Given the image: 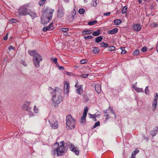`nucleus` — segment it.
<instances>
[{
    "label": "nucleus",
    "instance_id": "f3484780",
    "mask_svg": "<svg viewBox=\"0 0 158 158\" xmlns=\"http://www.w3.org/2000/svg\"><path fill=\"white\" fill-rule=\"evenodd\" d=\"M118 31V29L117 28H115L111 30L108 31L107 33L110 34H114L117 33Z\"/></svg>",
    "mask_w": 158,
    "mask_h": 158
},
{
    "label": "nucleus",
    "instance_id": "1a4fd4ad",
    "mask_svg": "<svg viewBox=\"0 0 158 158\" xmlns=\"http://www.w3.org/2000/svg\"><path fill=\"white\" fill-rule=\"evenodd\" d=\"M54 11V9H52L50 11L49 13V14L48 16L47 17V18H46V19H47L48 20L47 22H43V23H48L51 20L52 17V16L53 13V12Z\"/></svg>",
    "mask_w": 158,
    "mask_h": 158
},
{
    "label": "nucleus",
    "instance_id": "a878e982",
    "mask_svg": "<svg viewBox=\"0 0 158 158\" xmlns=\"http://www.w3.org/2000/svg\"><path fill=\"white\" fill-rule=\"evenodd\" d=\"M96 1L97 0H95L91 2V5L92 6L94 7H96L97 6V4L98 3V2H97Z\"/></svg>",
    "mask_w": 158,
    "mask_h": 158
},
{
    "label": "nucleus",
    "instance_id": "bb28decb",
    "mask_svg": "<svg viewBox=\"0 0 158 158\" xmlns=\"http://www.w3.org/2000/svg\"><path fill=\"white\" fill-rule=\"evenodd\" d=\"M93 52L94 54H96L99 52V49L96 47L93 48Z\"/></svg>",
    "mask_w": 158,
    "mask_h": 158
},
{
    "label": "nucleus",
    "instance_id": "0e129e2a",
    "mask_svg": "<svg viewBox=\"0 0 158 158\" xmlns=\"http://www.w3.org/2000/svg\"><path fill=\"white\" fill-rule=\"evenodd\" d=\"M71 74H72V73H71L68 72H66V74H67V75H71Z\"/></svg>",
    "mask_w": 158,
    "mask_h": 158
},
{
    "label": "nucleus",
    "instance_id": "774afa93",
    "mask_svg": "<svg viewBox=\"0 0 158 158\" xmlns=\"http://www.w3.org/2000/svg\"><path fill=\"white\" fill-rule=\"evenodd\" d=\"M89 100V99L88 98H86V99H85V101H88Z\"/></svg>",
    "mask_w": 158,
    "mask_h": 158
},
{
    "label": "nucleus",
    "instance_id": "4d7b16f0",
    "mask_svg": "<svg viewBox=\"0 0 158 158\" xmlns=\"http://www.w3.org/2000/svg\"><path fill=\"white\" fill-rule=\"evenodd\" d=\"M53 62L55 64H56L57 63V58H55L53 60Z\"/></svg>",
    "mask_w": 158,
    "mask_h": 158
},
{
    "label": "nucleus",
    "instance_id": "ea45409f",
    "mask_svg": "<svg viewBox=\"0 0 158 158\" xmlns=\"http://www.w3.org/2000/svg\"><path fill=\"white\" fill-rule=\"evenodd\" d=\"M157 133V130H153L151 131V135L153 136H155Z\"/></svg>",
    "mask_w": 158,
    "mask_h": 158
},
{
    "label": "nucleus",
    "instance_id": "9b49d317",
    "mask_svg": "<svg viewBox=\"0 0 158 158\" xmlns=\"http://www.w3.org/2000/svg\"><path fill=\"white\" fill-rule=\"evenodd\" d=\"M64 93L67 94L69 92V84L67 82H66L64 85Z\"/></svg>",
    "mask_w": 158,
    "mask_h": 158
},
{
    "label": "nucleus",
    "instance_id": "6e6552de",
    "mask_svg": "<svg viewBox=\"0 0 158 158\" xmlns=\"http://www.w3.org/2000/svg\"><path fill=\"white\" fill-rule=\"evenodd\" d=\"M75 87L77 88L76 89L77 93L80 95H81L83 93V88L81 85H78L77 83L75 85Z\"/></svg>",
    "mask_w": 158,
    "mask_h": 158
},
{
    "label": "nucleus",
    "instance_id": "c85d7f7f",
    "mask_svg": "<svg viewBox=\"0 0 158 158\" xmlns=\"http://www.w3.org/2000/svg\"><path fill=\"white\" fill-rule=\"evenodd\" d=\"M109 110H110V112L112 114H114V117L115 118H116V114L114 113V110H113L112 108L110 106H109Z\"/></svg>",
    "mask_w": 158,
    "mask_h": 158
},
{
    "label": "nucleus",
    "instance_id": "052dcab7",
    "mask_svg": "<svg viewBox=\"0 0 158 158\" xmlns=\"http://www.w3.org/2000/svg\"><path fill=\"white\" fill-rule=\"evenodd\" d=\"M110 12H108L107 13H104L103 15L104 16H109L110 15Z\"/></svg>",
    "mask_w": 158,
    "mask_h": 158
},
{
    "label": "nucleus",
    "instance_id": "f704fd0d",
    "mask_svg": "<svg viewBox=\"0 0 158 158\" xmlns=\"http://www.w3.org/2000/svg\"><path fill=\"white\" fill-rule=\"evenodd\" d=\"M98 22L97 21V20H94V21H90L88 23V25L90 26H92L94 24Z\"/></svg>",
    "mask_w": 158,
    "mask_h": 158
},
{
    "label": "nucleus",
    "instance_id": "c756f323",
    "mask_svg": "<svg viewBox=\"0 0 158 158\" xmlns=\"http://www.w3.org/2000/svg\"><path fill=\"white\" fill-rule=\"evenodd\" d=\"M108 46V44L104 42L101 43L100 44V46L101 47H103L104 48L107 47Z\"/></svg>",
    "mask_w": 158,
    "mask_h": 158
},
{
    "label": "nucleus",
    "instance_id": "8fccbe9b",
    "mask_svg": "<svg viewBox=\"0 0 158 158\" xmlns=\"http://www.w3.org/2000/svg\"><path fill=\"white\" fill-rule=\"evenodd\" d=\"M147 50V48L146 47L144 46L141 49V51L143 52H146Z\"/></svg>",
    "mask_w": 158,
    "mask_h": 158
},
{
    "label": "nucleus",
    "instance_id": "f257e3e1",
    "mask_svg": "<svg viewBox=\"0 0 158 158\" xmlns=\"http://www.w3.org/2000/svg\"><path fill=\"white\" fill-rule=\"evenodd\" d=\"M64 142L61 141L59 144L57 142L55 143L54 147L57 146V148H54L53 153L54 154L56 153L57 156H61L66 151V148L64 147Z\"/></svg>",
    "mask_w": 158,
    "mask_h": 158
},
{
    "label": "nucleus",
    "instance_id": "37998d69",
    "mask_svg": "<svg viewBox=\"0 0 158 158\" xmlns=\"http://www.w3.org/2000/svg\"><path fill=\"white\" fill-rule=\"evenodd\" d=\"M10 22L11 23H16L17 22H18V21L16 19H10Z\"/></svg>",
    "mask_w": 158,
    "mask_h": 158
},
{
    "label": "nucleus",
    "instance_id": "4be33fe9",
    "mask_svg": "<svg viewBox=\"0 0 158 158\" xmlns=\"http://www.w3.org/2000/svg\"><path fill=\"white\" fill-rule=\"evenodd\" d=\"M92 32L91 30H85L82 31V33L84 34H91Z\"/></svg>",
    "mask_w": 158,
    "mask_h": 158
},
{
    "label": "nucleus",
    "instance_id": "a18cd8bd",
    "mask_svg": "<svg viewBox=\"0 0 158 158\" xmlns=\"http://www.w3.org/2000/svg\"><path fill=\"white\" fill-rule=\"evenodd\" d=\"M88 62V60L87 59H83L80 61V63L82 64H85Z\"/></svg>",
    "mask_w": 158,
    "mask_h": 158
},
{
    "label": "nucleus",
    "instance_id": "6e6d98bb",
    "mask_svg": "<svg viewBox=\"0 0 158 158\" xmlns=\"http://www.w3.org/2000/svg\"><path fill=\"white\" fill-rule=\"evenodd\" d=\"M58 15L61 17H62L63 15V13L62 11L59 12Z\"/></svg>",
    "mask_w": 158,
    "mask_h": 158
},
{
    "label": "nucleus",
    "instance_id": "49530a36",
    "mask_svg": "<svg viewBox=\"0 0 158 158\" xmlns=\"http://www.w3.org/2000/svg\"><path fill=\"white\" fill-rule=\"evenodd\" d=\"M148 88V86H146L145 89V93L147 95H149V91Z\"/></svg>",
    "mask_w": 158,
    "mask_h": 158
},
{
    "label": "nucleus",
    "instance_id": "e433bc0d",
    "mask_svg": "<svg viewBox=\"0 0 158 158\" xmlns=\"http://www.w3.org/2000/svg\"><path fill=\"white\" fill-rule=\"evenodd\" d=\"M88 111V108L87 106L85 107L83 115L85 116H87V113Z\"/></svg>",
    "mask_w": 158,
    "mask_h": 158
},
{
    "label": "nucleus",
    "instance_id": "a19ab883",
    "mask_svg": "<svg viewBox=\"0 0 158 158\" xmlns=\"http://www.w3.org/2000/svg\"><path fill=\"white\" fill-rule=\"evenodd\" d=\"M115 49V48L114 46H111L110 47H109L108 48V50L109 51H112Z\"/></svg>",
    "mask_w": 158,
    "mask_h": 158
},
{
    "label": "nucleus",
    "instance_id": "20e7f679",
    "mask_svg": "<svg viewBox=\"0 0 158 158\" xmlns=\"http://www.w3.org/2000/svg\"><path fill=\"white\" fill-rule=\"evenodd\" d=\"M48 122L50 124V126L54 129L58 128V122L55 116H50L49 117Z\"/></svg>",
    "mask_w": 158,
    "mask_h": 158
},
{
    "label": "nucleus",
    "instance_id": "b1692460",
    "mask_svg": "<svg viewBox=\"0 0 158 158\" xmlns=\"http://www.w3.org/2000/svg\"><path fill=\"white\" fill-rule=\"evenodd\" d=\"M29 53L31 56H35L36 54H39L36 52V51H29Z\"/></svg>",
    "mask_w": 158,
    "mask_h": 158
},
{
    "label": "nucleus",
    "instance_id": "09e8293b",
    "mask_svg": "<svg viewBox=\"0 0 158 158\" xmlns=\"http://www.w3.org/2000/svg\"><path fill=\"white\" fill-rule=\"evenodd\" d=\"M93 37L92 36L89 35L86 36H85L84 38L85 40H89L92 39Z\"/></svg>",
    "mask_w": 158,
    "mask_h": 158
},
{
    "label": "nucleus",
    "instance_id": "423d86ee",
    "mask_svg": "<svg viewBox=\"0 0 158 158\" xmlns=\"http://www.w3.org/2000/svg\"><path fill=\"white\" fill-rule=\"evenodd\" d=\"M30 10L27 6H22L19 9V15H28Z\"/></svg>",
    "mask_w": 158,
    "mask_h": 158
},
{
    "label": "nucleus",
    "instance_id": "473e14b6",
    "mask_svg": "<svg viewBox=\"0 0 158 158\" xmlns=\"http://www.w3.org/2000/svg\"><path fill=\"white\" fill-rule=\"evenodd\" d=\"M46 18H47V17H46L45 18H44V17H41V23L42 24H44V25L45 24H46L47 23H43V22H47L48 20L47 19H46Z\"/></svg>",
    "mask_w": 158,
    "mask_h": 158
},
{
    "label": "nucleus",
    "instance_id": "864d4df0",
    "mask_svg": "<svg viewBox=\"0 0 158 158\" xmlns=\"http://www.w3.org/2000/svg\"><path fill=\"white\" fill-rule=\"evenodd\" d=\"M48 30H49V28H48V27H44L43 28V31H46Z\"/></svg>",
    "mask_w": 158,
    "mask_h": 158
},
{
    "label": "nucleus",
    "instance_id": "5fc2aeb1",
    "mask_svg": "<svg viewBox=\"0 0 158 158\" xmlns=\"http://www.w3.org/2000/svg\"><path fill=\"white\" fill-rule=\"evenodd\" d=\"M11 49L15 50V48L14 47H13L12 45H10L9 48L8 50L10 51Z\"/></svg>",
    "mask_w": 158,
    "mask_h": 158
},
{
    "label": "nucleus",
    "instance_id": "e2e57ef3",
    "mask_svg": "<svg viewBox=\"0 0 158 158\" xmlns=\"http://www.w3.org/2000/svg\"><path fill=\"white\" fill-rule=\"evenodd\" d=\"M58 68L59 69L64 70V67L61 66H59Z\"/></svg>",
    "mask_w": 158,
    "mask_h": 158
},
{
    "label": "nucleus",
    "instance_id": "4468645a",
    "mask_svg": "<svg viewBox=\"0 0 158 158\" xmlns=\"http://www.w3.org/2000/svg\"><path fill=\"white\" fill-rule=\"evenodd\" d=\"M134 29L137 31H139L141 29V26L139 24H136L133 26Z\"/></svg>",
    "mask_w": 158,
    "mask_h": 158
},
{
    "label": "nucleus",
    "instance_id": "412c9836",
    "mask_svg": "<svg viewBox=\"0 0 158 158\" xmlns=\"http://www.w3.org/2000/svg\"><path fill=\"white\" fill-rule=\"evenodd\" d=\"M100 34V30L99 29L98 30L96 31H94L92 33V35L94 36H97Z\"/></svg>",
    "mask_w": 158,
    "mask_h": 158
},
{
    "label": "nucleus",
    "instance_id": "2f4dec72",
    "mask_svg": "<svg viewBox=\"0 0 158 158\" xmlns=\"http://www.w3.org/2000/svg\"><path fill=\"white\" fill-rule=\"evenodd\" d=\"M127 6H124L122 10V12L123 14H124L126 13L127 11Z\"/></svg>",
    "mask_w": 158,
    "mask_h": 158
},
{
    "label": "nucleus",
    "instance_id": "79ce46f5",
    "mask_svg": "<svg viewBox=\"0 0 158 158\" xmlns=\"http://www.w3.org/2000/svg\"><path fill=\"white\" fill-rule=\"evenodd\" d=\"M89 74H82L80 76V77L83 78H87L88 77V76L89 75Z\"/></svg>",
    "mask_w": 158,
    "mask_h": 158
},
{
    "label": "nucleus",
    "instance_id": "393cba45",
    "mask_svg": "<svg viewBox=\"0 0 158 158\" xmlns=\"http://www.w3.org/2000/svg\"><path fill=\"white\" fill-rule=\"evenodd\" d=\"M88 115L89 116V118H93V120L94 121H97L96 118L97 117V116L95 115V114H94L92 115L90 114H89Z\"/></svg>",
    "mask_w": 158,
    "mask_h": 158
},
{
    "label": "nucleus",
    "instance_id": "f03ea898",
    "mask_svg": "<svg viewBox=\"0 0 158 158\" xmlns=\"http://www.w3.org/2000/svg\"><path fill=\"white\" fill-rule=\"evenodd\" d=\"M62 91L59 89V91H56L55 94L52 95V101L55 106H57L62 101L63 97L61 95Z\"/></svg>",
    "mask_w": 158,
    "mask_h": 158
},
{
    "label": "nucleus",
    "instance_id": "72a5a7b5",
    "mask_svg": "<svg viewBox=\"0 0 158 158\" xmlns=\"http://www.w3.org/2000/svg\"><path fill=\"white\" fill-rule=\"evenodd\" d=\"M33 110L35 113L38 114L39 113V110L38 108L36 106H34Z\"/></svg>",
    "mask_w": 158,
    "mask_h": 158
},
{
    "label": "nucleus",
    "instance_id": "0eeeda50",
    "mask_svg": "<svg viewBox=\"0 0 158 158\" xmlns=\"http://www.w3.org/2000/svg\"><path fill=\"white\" fill-rule=\"evenodd\" d=\"M30 103V102H26L22 105V109L23 110L27 111L28 112L31 109V107L29 106Z\"/></svg>",
    "mask_w": 158,
    "mask_h": 158
},
{
    "label": "nucleus",
    "instance_id": "603ef678",
    "mask_svg": "<svg viewBox=\"0 0 158 158\" xmlns=\"http://www.w3.org/2000/svg\"><path fill=\"white\" fill-rule=\"evenodd\" d=\"M61 30L64 32H66L69 31V29L68 28H61Z\"/></svg>",
    "mask_w": 158,
    "mask_h": 158
},
{
    "label": "nucleus",
    "instance_id": "a211bd4d",
    "mask_svg": "<svg viewBox=\"0 0 158 158\" xmlns=\"http://www.w3.org/2000/svg\"><path fill=\"white\" fill-rule=\"evenodd\" d=\"M48 89L50 93L52 94V95L55 94L56 91H59V89H59L58 88H57V89H53L51 87H49Z\"/></svg>",
    "mask_w": 158,
    "mask_h": 158
},
{
    "label": "nucleus",
    "instance_id": "de8ad7c7",
    "mask_svg": "<svg viewBox=\"0 0 158 158\" xmlns=\"http://www.w3.org/2000/svg\"><path fill=\"white\" fill-rule=\"evenodd\" d=\"M122 52H121L122 54H125L126 53L127 51L125 50V48L123 47L121 48Z\"/></svg>",
    "mask_w": 158,
    "mask_h": 158
},
{
    "label": "nucleus",
    "instance_id": "c9c22d12",
    "mask_svg": "<svg viewBox=\"0 0 158 158\" xmlns=\"http://www.w3.org/2000/svg\"><path fill=\"white\" fill-rule=\"evenodd\" d=\"M103 112L105 113L104 116L105 117H107L106 118V120H107L110 117H109V114L107 113V110H104Z\"/></svg>",
    "mask_w": 158,
    "mask_h": 158
},
{
    "label": "nucleus",
    "instance_id": "cd10ccee",
    "mask_svg": "<svg viewBox=\"0 0 158 158\" xmlns=\"http://www.w3.org/2000/svg\"><path fill=\"white\" fill-rule=\"evenodd\" d=\"M53 23L51 22L50 25L48 26L49 31L53 30L54 29V27L53 26Z\"/></svg>",
    "mask_w": 158,
    "mask_h": 158
},
{
    "label": "nucleus",
    "instance_id": "39448f33",
    "mask_svg": "<svg viewBox=\"0 0 158 158\" xmlns=\"http://www.w3.org/2000/svg\"><path fill=\"white\" fill-rule=\"evenodd\" d=\"M43 60L42 56L39 54H36L33 58V62L35 66L37 68L40 67V62Z\"/></svg>",
    "mask_w": 158,
    "mask_h": 158
},
{
    "label": "nucleus",
    "instance_id": "69168bd1",
    "mask_svg": "<svg viewBox=\"0 0 158 158\" xmlns=\"http://www.w3.org/2000/svg\"><path fill=\"white\" fill-rule=\"evenodd\" d=\"M135 155L132 153L131 158H135Z\"/></svg>",
    "mask_w": 158,
    "mask_h": 158
},
{
    "label": "nucleus",
    "instance_id": "aec40b11",
    "mask_svg": "<svg viewBox=\"0 0 158 158\" xmlns=\"http://www.w3.org/2000/svg\"><path fill=\"white\" fill-rule=\"evenodd\" d=\"M103 37L100 35L95 38V42L96 43H98L101 41L102 40Z\"/></svg>",
    "mask_w": 158,
    "mask_h": 158
},
{
    "label": "nucleus",
    "instance_id": "ddd939ff",
    "mask_svg": "<svg viewBox=\"0 0 158 158\" xmlns=\"http://www.w3.org/2000/svg\"><path fill=\"white\" fill-rule=\"evenodd\" d=\"M156 105L157 99H156V97H155L153 101L152 102V108L153 111H154L156 110Z\"/></svg>",
    "mask_w": 158,
    "mask_h": 158
},
{
    "label": "nucleus",
    "instance_id": "f8f14e48",
    "mask_svg": "<svg viewBox=\"0 0 158 158\" xmlns=\"http://www.w3.org/2000/svg\"><path fill=\"white\" fill-rule=\"evenodd\" d=\"M70 149L71 150L74 152L76 155H78L79 153V152L77 149V148H75V146L73 144H71L70 146Z\"/></svg>",
    "mask_w": 158,
    "mask_h": 158
},
{
    "label": "nucleus",
    "instance_id": "13d9d810",
    "mask_svg": "<svg viewBox=\"0 0 158 158\" xmlns=\"http://www.w3.org/2000/svg\"><path fill=\"white\" fill-rule=\"evenodd\" d=\"M139 150H136L134 151V152H132L134 154H135V155H136V154L139 152Z\"/></svg>",
    "mask_w": 158,
    "mask_h": 158
},
{
    "label": "nucleus",
    "instance_id": "7ed1b4c3",
    "mask_svg": "<svg viewBox=\"0 0 158 158\" xmlns=\"http://www.w3.org/2000/svg\"><path fill=\"white\" fill-rule=\"evenodd\" d=\"M75 124V119L72 117L71 115H68L66 116V127L68 130L74 128Z\"/></svg>",
    "mask_w": 158,
    "mask_h": 158
},
{
    "label": "nucleus",
    "instance_id": "680f3d73",
    "mask_svg": "<svg viewBox=\"0 0 158 158\" xmlns=\"http://www.w3.org/2000/svg\"><path fill=\"white\" fill-rule=\"evenodd\" d=\"M34 115H34V113L33 112H31L29 114V116L30 117H31L34 116Z\"/></svg>",
    "mask_w": 158,
    "mask_h": 158
},
{
    "label": "nucleus",
    "instance_id": "3c124183",
    "mask_svg": "<svg viewBox=\"0 0 158 158\" xmlns=\"http://www.w3.org/2000/svg\"><path fill=\"white\" fill-rule=\"evenodd\" d=\"M100 124V123L99 122H97L95 123L93 127L94 128H96L98 126H99Z\"/></svg>",
    "mask_w": 158,
    "mask_h": 158
},
{
    "label": "nucleus",
    "instance_id": "6ab92c4d",
    "mask_svg": "<svg viewBox=\"0 0 158 158\" xmlns=\"http://www.w3.org/2000/svg\"><path fill=\"white\" fill-rule=\"evenodd\" d=\"M132 87L133 89L137 92H143V90L142 88H139L136 87L135 85H133Z\"/></svg>",
    "mask_w": 158,
    "mask_h": 158
},
{
    "label": "nucleus",
    "instance_id": "2eb2a0df",
    "mask_svg": "<svg viewBox=\"0 0 158 158\" xmlns=\"http://www.w3.org/2000/svg\"><path fill=\"white\" fill-rule=\"evenodd\" d=\"M28 15L31 16L32 19H34L35 18L37 17L36 13L34 11L31 10L30 9Z\"/></svg>",
    "mask_w": 158,
    "mask_h": 158
},
{
    "label": "nucleus",
    "instance_id": "c03bdc74",
    "mask_svg": "<svg viewBox=\"0 0 158 158\" xmlns=\"http://www.w3.org/2000/svg\"><path fill=\"white\" fill-rule=\"evenodd\" d=\"M85 10L84 9L81 8L79 9L78 12L80 14H82L85 12Z\"/></svg>",
    "mask_w": 158,
    "mask_h": 158
},
{
    "label": "nucleus",
    "instance_id": "4c0bfd02",
    "mask_svg": "<svg viewBox=\"0 0 158 158\" xmlns=\"http://www.w3.org/2000/svg\"><path fill=\"white\" fill-rule=\"evenodd\" d=\"M46 0H41L39 3V4L40 6H42L45 3Z\"/></svg>",
    "mask_w": 158,
    "mask_h": 158
},
{
    "label": "nucleus",
    "instance_id": "58836bf2",
    "mask_svg": "<svg viewBox=\"0 0 158 158\" xmlns=\"http://www.w3.org/2000/svg\"><path fill=\"white\" fill-rule=\"evenodd\" d=\"M139 50L138 49L135 50L134 52L132 53L133 55L137 56L139 54Z\"/></svg>",
    "mask_w": 158,
    "mask_h": 158
},
{
    "label": "nucleus",
    "instance_id": "7c9ffc66",
    "mask_svg": "<svg viewBox=\"0 0 158 158\" xmlns=\"http://www.w3.org/2000/svg\"><path fill=\"white\" fill-rule=\"evenodd\" d=\"M86 116H85L83 115L82 117L80 122L82 123H85L86 121Z\"/></svg>",
    "mask_w": 158,
    "mask_h": 158
},
{
    "label": "nucleus",
    "instance_id": "5701e85b",
    "mask_svg": "<svg viewBox=\"0 0 158 158\" xmlns=\"http://www.w3.org/2000/svg\"><path fill=\"white\" fill-rule=\"evenodd\" d=\"M114 23L116 25H119L122 22L121 20L119 19H116L114 21Z\"/></svg>",
    "mask_w": 158,
    "mask_h": 158
},
{
    "label": "nucleus",
    "instance_id": "bf43d9fd",
    "mask_svg": "<svg viewBox=\"0 0 158 158\" xmlns=\"http://www.w3.org/2000/svg\"><path fill=\"white\" fill-rule=\"evenodd\" d=\"M8 33H7L6 34V36H5L4 38H3V40H7V39H8Z\"/></svg>",
    "mask_w": 158,
    "mask_h": 158
},
{
    "label": "nucleus",
    "instance_id": "9d476101",
    "mask_svg": "<svg viewBox=\"0 0 158 158\" xmlns=\"http://www.w3.org/2000/svg\"><path fill=\"white\" fill-rule=\"evenodd\" d=\"M73 10L74 11L73 12L74 14L72 15H69L67 17L68 20H69L70 22H72L74 18V16L76 15V12L75 11V9H74Z\"/></svg>",
    "mask_w": 158,
    "mask_h": 158
},
{
    "label": "nucleus",
    "instance_id": "338daca9",
    "mask_svg": "<svg viewBox=\"0 0 158 158\" xmlns=\"http://www.w3.org/2000/svg\"><path fill=\"white\" fill-rule=\"evenodd\" d=\"M142 0H138L139 2V4H141L142 2Z\"/></svg>",
    "mask_w": 158,
    "mask_h": 158
},
{
    "label": "nucleus",
    "instance_id": "dca6fc26",
    "mask_svg": "<svg viewBox=\"0 0 158 158\" xmlns=\"http://www.w3.org/2000/svg\"><path fill=\"white\" fill-rule=\"evenodd\" d=\"M95 89L96 91L98 94L101 92V86L100 84H97L95 86Z\"/></svg>",
    "mask_w": 158,
    "mask_h": 158
}]
</instances>
